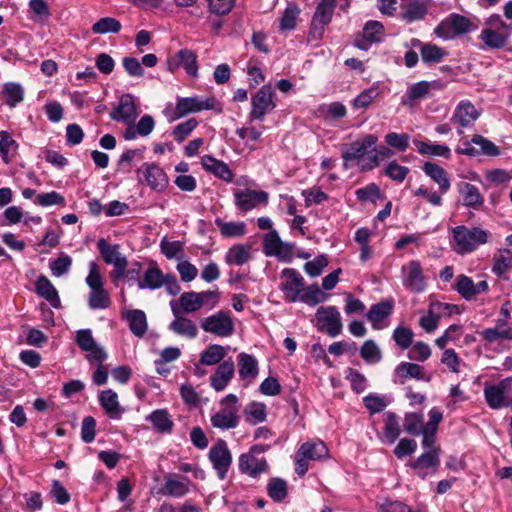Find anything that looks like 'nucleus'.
<instances>
[{
  "instance_id": "obj_50",
  "label": "nucleus",
  "mask_w": 512,
  "mask_h": 512,
  "mask_svg": "<svg viewBox=\"0 0 512 512\" xmlns=\"http://www.w3.org/2000/svg\"><path fill=\"white\" fill-rule=\"evenodd\" d=\"M177 305L180 311L182 310L185 313H195L203 307L202 300L200 299L198 292L195 291L182 293Z\"/></svg>"
},
{
  "instance_id": "obj_39",
  "label": "nucleus",
  "mask_w": 512,
  "mask_h": 512,
  "mask_svg": "<svg viewBox=\"0 0 512 512\" xmlns=\"http://www.w3.org/2000/svg\"><path fill=\"white\" fill-rule=\"evenodd\" d=\"M165 275L156 266H150L145 272L142 281H139V289L156 290L161 288L165 283Z\"/></svg>"
},
{
  "instance_id": "obj_51",
  "label": "nucleus",
  "mask_w": 512,
  "mask_h": 512,
  "mask_svg": "<svg viewBox=\"0 0 512 512\" xmlns=\"http://www.w3.org/2000/svg\"><path fill=\"white\" fill-rule=\"evenodd\" d=\"M394 152L386 146L372 147L371 154L367 156L366 162L362 165V170H372L380 165L382 159L390 158Z\"/></svg>"
},
{
  "instance_id": "obj_13",
  "label": "nucleus",
  "mask_w": 512,
  "mask_h": 512,
  "mask_svg": "<svg viewBox=\"0 0 512 512\" xmlns=\"http://www.w3.org/2000/svg\"><path fill=\"white\" fill-rule=\"evenodd\" d=\"M443 87L439 80L416 82L407 88L406 93L402 96L401 103L413 106L420 100L430 97L432 91L441 90Z\"/></svg>"
},
{
  "instance_id": "obj_7",
  "label": "nucleus",
  "mask_w": 512,
  "mask_h": 512,
  "mask_svg": "<svg viewBox=\"0 0 512 512\" xmlns=\"http://www.w3.org/2000/svg\"><path fill=\"white\" fill-rule=\"evenodd\" d=\"M280 279L279 289L284 294V300L287 303L299 301L305 286L303 276L296 269L285 268L281 271Z\"/></svg>"
},
{
  "instance_id": "obj_23",
  "label": "nucleus",
  "mask_w": 512,
  "mask_h": 512,
  "mask_svg": "<svg viewBox=\"0 0 512 512\" xmlns=\"http://www.w3.org/2000/svg\"><path fill=\"white\" fill-rule=\"evenodd\" d=\"M238 466L242 474L251 478H257L269 469V465L264 457L258 458L249 451L240 455Z\"/></svg>"
},
{
  "instance_id": "obj_43",
  "label": "nucleus",
  "mask_w": 512,
  "mask_h": 512,
  "mask_svg": "<svg viewBox=\"0 0 512 512\" xmlns=\"http://www.w3.org/2000/svg\"><path fill=\"white\" fill-rule=\"evenodd\" d=\"M1 94L4 98V102L10 108L16 107L24 99V90L19 83L8 82L5 83Z\"/></svg>"
},
{
  "instance_id": "obj_48",
  "label": "nucleus",
  "mask_w": 512,
  "mask_h": 512,
  "mask_svg": "<svg viewBox=\"0 0 512 512\" xmlns=\"http://www.w3.org/2000/svg\"><path fill=\"white\" fill-rule=\"evenodd\" d=\"M510 268H512V251L508 248L499 249L493 256L492 272L501 277Z\"/></svg>"
},
{
  "instance_id": "obj_60",
  "label": "nucleus",
  "mask_w": 512,
  "mask_h": 512,
  "mask_svg": "<svg viewBox=\"0 0 512 512\" xmlns=\"http://www.w3.org/2000/svg\"><path fill=\"white\" fill-rule=\"evenodd\" d=\"M414 332L410 327L398 326L394 329L392 339L396 345L402 350H406L412 346Z\"/></svg>"
},
{
  "instance_id": "obj_17",
  "label": "nucleus",
  "mask_w": 512,
  "mask_h": 512,
  "mask_svg": "<svg viewBox=\"0 0 512 512\" xmlns=\"http://www.w3.org/2000/svg\"><path fill=\"white\" fill-rule=\"evenodd\" d=\"M171 311L174 315V320L170 322L168 329L176 335L194 339L198 335V328L196 324L189 318L181 316V311L175 301L170 302Z\"/></svg>"
},
{
  "instance_id": "obj_18",
  "label": "nucleus",
  "mask_w": 512,
  "mask_h": 512,
  "mask_svg": "<svg viewBox=\"0 0 512 512\" xmlns=\"http://www.w3.org/2000/svg\"><path fill=\"white\" fill-rule=\"evenodd\" d=\"M479 116L480 113L476 107L470 101L463 100L455 107L450 122L459 126L457 133L458 135H462L464 133L462 128L473 125Z\"/></svg>"
},
{
  "instance_id": "obj_10",
  "label": "nucleus",
  "mask_w": 512,
  "mask_h": 512,
  "mask_svg": "<svg viewBox=\"0 0 512 512\" xmlns=\"http://www.w3.org/2000/svg\"><path fill=\"white\" fill-rule=\"evenodd\" d=\"M216 104L217 101L214 97H177L174 118L179 119L190 113H197L204 110H213L215 109Z\"/></svg>"
},
{
  "instance_id": "obj_15",
  "label": "nucleus",
  "mask_w": 512,
  "mask_h": 512,
  "mask_svg": "<svg viewBox=\"0 0 512 512\" xmlns=\"http://www.w3.org/2000/svg\"><path fill=\"white\" fill-rule=\"evenodd\" d=\"M316 318L321 323L320 329L330 337L338 336L343 328L341 315L335 306L320 307L316 311Z\"/></svg>"
},
{
  "instance_id": "obj_57",
  "label": "nucleus",
  "mask_w": 512,
  "mask_h": 512,
  "mask_svg": "<svg viewBox=\"0 0 512 512\" xmlns=\"http://www.w3.org/2000/svg\"><path fill=\"white\" fill-rule=\"evenodd\" d=\"M122 25L120 21L113 17H103L92 25V32L95 34H107L120 32Z\"/></svg>"
},
{
  "instance_id": "obj_20",
  "label": "nucleus",
  "mask_w": 512,
  "mask_h": 512,
  "mask_svg": "<svg viewBox=\"0 0 512 512\" xmlns=\"http://www.w3.org/2000/svg\"><path fill=\"white\" fill-rule=\"evenodd\" d=\"M407 379H416L430 382L432 376L425 373L423 366L412 362H401L394 370L393 382L404 384Z\"/></svg>"
},
{
  "instance_id": "obj_52",
  "label": "nucleus",
  "mask_w": 512,
  "mask_h": 512,
  "mask_svg": "<svg viewBox=\"0 0 512 512\" xmlns=\"http://www.w3.org/2000/svg\"><path fill=\"white\" fill-rule=\"evenodd\" d=\"M250 258V247L240 244L232 246L225 255V261L228 264H235L237 266L244 265Z\"/></svg>"
},
{
  "instance_id": "obj_9",
  "label": "nucleus",
  "mask_w": 512,
  "mask_h": 512,
  "mask_svg": "<svg viewBox=\"0 0 512 512\" xmlns=\"http://www.w3.org/2000/svg\"><path fill=\"white\" fill-rule=\"evenodd\" d=\"M512 387V377H507L497 384L484 387V397L488 406L492 409L512 407V398L507 397V392Z\"/></svg>"
},
{
  "instance_id": "obj_35",
  "label": "nucleus",
  "mask_w": 512,
  "mask_h": 512,
  "mask_svg": "<svg viewBox=\"0 0 512 512\" xmlns=\"http://www.w3.org/2000/svg\"><path fill=\"white\" fill-rule=\"evenodd\" d=\"M99 403L109 418L119 419L121 417L123 409L119 404L117 393L112 389L104 390L99 394Z\"/></svg>"
},
{
  "instance_id": "obj_29",
  "label": "nucleus",
  "mask_w": 512,
  "mask_h": 512,
  "mask_svg": "<svg viewBox=\"0 0 512 512\" xmlns=\"http://www.w3.org/2000/svg\"><path fill=\"white\" fill-rule=\"evenodd\" d=\"M201 165L206 171L213 174L215 177L226 182H232L233 173L229 166L222 160H218L211 155H204L201 158Z\"/></svg>"
},
{
  "instance_id": "obj_64",
  "label": "nucleus",
  "mask_w": 512,
  "mask_h": 512,
  "mask_svg": "<svg viewBox=\"0 0 512 512\" xmlns=\"http://www.w3.org/2000/svg\"><path fill=\"white\" fill-rule=\"evenodd\" d=\"M345 378L350 382L351 389L357 394L362 393L367 388V379L364 374L354 368L345 370Z\"/></svg>"
},
{
  "instance_id": "obj_62",
  "label": "nucleus",
  "mask_w": 512,
  "mask_h": 512,
  "mask_svg": "<svg viewBox=\"0 0 512 512\" xmlns=\"http://www.w3.org/2000/svg\"><path fill=\"white\" fill-rule=\"evenodd\" d=\"M403 426L408 434L419 436L425 428L423 427V416L414 412L406 413Z\"/></svg>"
},
{
  "instance_id": "obj_53",
  "label": "nucleus",
  "mask_w": 512,
  "mask_h": 512,
  "mask_svg": "<svg viewBox=\"0 0 512 512\" xmlns=\"http://www.w3.org/2000/svg\"><path fill=\"white\" fill-rule=\"evenodd\" d=\"M327 298L328 295L320 289L318 284H311L307 288L304 287L299 301L309 306H315L319 303H323Z\"/></svg>"
},
{
  "instance_id": "obj_37",
  "label": "nucleus",
  "mask_w": 512,
  "mask_h": 512,
  "mask_svg": "<svg viewBox=\"0 0 512 512\" xmlns=\"http://www.w3.org/2000/svg\"><path fill=\"white\" fill-rule=\"evenodd\" d=\"M36 292L47 300L52 307H60V298L56 288L46 276H40L36 281Z\"/></svg>"
},
{
  "instance_id": "obj_44",
  "label": "nucleus",
  "mask_w": 512,
  "mask_h": 512,
  "mask_svg": "<svg viewBox=\"0 0 512 512\" xmlns=\"http://www.w3.org/2000/svg\"><path fill=\"white\" fill-rule=\"evenodd\" d=\"M413 143L421 155L439 156L446 159H449L451 156V150L445 144H433L416 139L413 140Z\"/></svg>"
},
{
  "instance_id": "obj_14",
  "label": "nucleus",
  "mask_w": 512,
  "mask_h": 512,
  "mask_svg": "<svg viewBox=\"0 0 512 512\" xmlns=\"http://www.w3.org/2000/svg\"><path fill=\"white\" fill-rule=\"evenodd\" d=\"M268 197V193L263 190H237L234 192V204L239 211L246 213L259 204L267 205Z\"/></svg>"
},
{
  "instance_id": "obj_8",
  "label": "nucleus",
  "mask_w": 512,
  "mask_h": 512,
  "mask_svg": "<svg viewBox=\"0 0 512 512\" xmlns=\"http://www.w3.org/2000/svg\"><path fill=\"white\" fill-rule=\"evenodd\" d=\"M200 326L203 331L217 337L226 338L234 333V322L230 313L222 310L202 318Z\"/></svg>"
},
{
  "instance_id": "obj_56",
  "label": "nucleus",
  "mask_w": 512,
  "mask_h": 512,
  "mask_svg": "<svg viewBox=\"0 0 512 512\" xmlns=\"http://www.w3.org/2000/svg\"><path fill=\"white\" fill-rule=\"evenodd\" d=\"M360 356L369 364L379 363L382 359V352L376 342L372 339L366 340L360 348Z\"/></svg>"
},
{
  "instance_id": "obj_19",
  "label": "nucleus",
  "mask_w": 512,
  "mask_h": 512,
  "mask_svg": "<svg viewBox=\"0 0 512 512\" xmlns=\"http://www.w3.org/2000/svg\"><path fill=\"white\" fill-rule=\"evenodd\" d=\"M138 117L137 107L132 94H123L118 105L110 112V118L117 122L132 124Z\"/></svg>"
},
{
  "instance_id": "obj_46",
  "label": "nucleus",
  "mask_w": 512,
  "mask_h": 512,
  "mask_svg": "<svg viewBox=\"0 0 512 512\" xmlns=\"http://www.w3.org/2000/svg\"><path fill=\"white\" fill-rule=\"evenodd\" d=\"M399 417L395 412L385 413L383 434L388 444H393L400 435Z\"/></svg>"
},
{
  "instance_id": "obj_26",
  "label": "nucleus",
  "mask_w": 512,
  "mask_h": 512,
  "mask_svg": "<svg viewBox=\"0 0 512 512\" xmlns=\"http://www.w3.org/2000/svg\"><path fill=\"white\" fill-rule=\"evenodd\" d=\"M234 373L235 366L231 359L222 362L216 368L215 373L210 377L211 387L215 391H223L233 378Z\"/></svg>"
},
{
  "instance_id": "obj_45",
  "label": "nucleus",
  "mask_w": 512,
  "mask_h": 512,
  "mask_svg": "<svg viewBox=\"0 0 512 512\" xmlns=\"http://www.w3.org/2000/svg\"><path fill=\"white\" fill-rule=\"evenodd\" d=\"M428 2V0L411 1L407 5L406 10L403 13V19L406 20L408 23L422 20L428 12Z\"/></svg>"
},
{
  "instance_id": "obj_58",
  "label": "nucleus",
  "mask_w": 512,
  "mask_h": 512,
  "mask_svg": "<svg viewBox=\"0 0 512 512\" xmlns=\"http://www.w3.org/2000/svg\"><path fill=\"white\" fill-rule=\"evenodd\" d=\"M479 335L487 343L491 344L499 340H512V328L506 327L500 329L498 327L487 328L482 330Z\"/></svg>"
},
{
  "instance_id": "obj_59",
  "label": "nucleus",
  "mask_w": 512,
  "mask_h": 512,
  "mask_svg": "<svg viewBox=\"0 0 512 512\" xmlns=\"http://www.w3.org/2000/svg\"><path fill=\"white\" fill-rule=\"evenodd\" d=\"M226 351L223 346L218 344L210 345L202 352L200 362L204 365H215L224 359Z\"/></svg>"
},
{
  "instance_id": "obj_24",
  "label": "nucleus",
  "mask_w": 512,
  "mask_h": 512,
  "mask_svg": "<svg viewBox=\"0 0 512 512\" xmlns=\"http://www.w3.org/2000/svg\"><path fill=\"white\" fill-rule=\"evenodd\" d=\"M456 188L461 196L464 207L477 211L482 209L485 200L475 185L461 181L457 183Z\"/></svg>"
},
{
  "instance_id": "obj_38",
  "label": "nucleus",
  "mask_w": 512,
  "mask_h": 512,
  "mask_svg": "<svg viewBox=\"0 0 512 512\" xmlns=\"http://www.w3.org/2000/svg\"><path fill=\"white\" fill-rule=\"evenodd\" d=\"M19 144L5 130L0 131V157L5 164H10L18 152Z\"/></svg>"
},
{
  "instance_id": "obj_42",
  "label": "nucleus",
  "mask_w": 512,
  "mask_h": 512,
  "mask_svg": "<svg viewBox=\"0 0 512 512\" xmlns=\"http://www.w3.org/2000/svg\"><path fill=\"white\" fill-rule=\"evenodd\" d=\"M447 54V51L442 47L433 43H425L421 47L420 56L425 65L431 66L440 63Z\"/></svg>"
},
{
  "instance_id": "obj_47",
  "label": "nucleus",
  "mask_w": 512,
  "mask_h": 512,
  "mask_svg": "<svg viewBox=\"0 0 512 512\" xmlns=\"http://www.w3.org/2000/svg\"><path fill=\"white\" fill-rule=\"evenodd\" d=\"M215 224L221 235L226 238H236L246 234V224L244 222H224L220 217H217Z\"/></svg>"
},
{
  "instance_id": "obj_30",
  "label": "nucleus",
  "mask_w": 512,
  "mask_h": 512,
  "mask_svg": "<svg viewBox=\"0 0 512 512\" xmlns=\"http://www.w3.org/2000/svg\"><path fill=\"white\" fill-rule=\"evenodd\" d=\"M393 307V300L381 301L370 307L366 317L371 322L373 329L380 330L383 328L381 323L392 314Z\"/></svg>"
},
{
  "instance_id": "obj_36",
  "label": "nucleus",
  "mask_w": 512,
  "mask_h": 512,
  "mask_svg": "<svg viewBox=\"0 0 512 512\" xmlns=\"http://www.w3.org/2000/svg\"><path fill=\"white\" fill-rule=\"evenodd\" d=\"M191 481L187 477L178 479L177 476L168 475L165 477L164 490L169 496L180 498L189 492Z\"/></svg>"
},
{
  "instance_id": "obj_40",
  "label": "nucleus",
  "mask_w": 512,
  "mask_h": 512,
  "mask_svg": "<svg viewBox=\"0 0 512 512\" xmlns=\"http://www.w3.org/2000/svg\"><path fill=\"white\" fill-rule=\"evenodd\" d=\"M258 372V362L254 356L244 352L238 355V373L241 379H254Z\"/></svg>"
},
{
  "instance_id": "obj_21",
  "label": "nucleus",
  "mask_w": 512,
  "mask_h": 512,
  "mask_svg": "<svg viewBox=\"0 0 512 512\" xmlns=\"http://www.w3.org/2000/svg\"><path fill=\"white\" fill-rule=\"evenodd\" d=\"M439 465L440 454L438 451H426L412 462L410 467L416 471L421 479H425L428 475L435 474Z\"/></svg>"
},
{
  "instance_id": "obj_5",
  "label": "nucleus",
  "mask_w": 512,
  "mask_h": 512,
  "mask_svg": "<svg viewBox=\"0 0 512 512\" xmlns=\"http://www.w3.org/2000/svg\"><path fill=\"white\" fill-rule=\"evenodd\" d=\"M472 26L473 24L469 18L452 13L435 27L434 34L443 40H451L456 36L470 32Z\"/></svg>"
},
{
  "instance_id": "obj_31",
  "label": "nucleus",
  "mask_w": 512,
  "mask_h": 512,
  "mask_svg": "<svg viewBox=\"0 0 512 512\" xmlns=\"http://www.w3.org/2000/svg\"><path fill=\"white\" fill-rule=\"evenodd\" d=\"M297 453L298 456L305 457L309 461H320L329 456L326 444L318 439L303 443Z\"/></svg>"
},
{
  "instance_id": "obj_33",
  "label": "nucleus",
  "mask_w": 512,
  "mask_h": 512,
  "mask_svg": "<svg viewBox=\"0 0 512 512\" xmlns=\"http://www.w3.org/2000/svg\"><path fill=\"white\" fill-rule=\"evenodd\" d=\"M146 421L151 423L154 430L160 434H170L174 422L167 409H156L146 416Z\"/></svg>"
},
{
  "instance_id": "obj_1",
  "label": "nucleus",
  "mask_w": 512,
  "mask_h": 512,
  "mask_svg": "<svg viewBox=\"0 0 512 512\" xmlns=\"http://www.w3.org/2000/svg\"><path fill=\"white\" fill-rule=\"evenodd\" d=\"M453 239L456 243L454 251L458 254H467L474 252L480 245L488 242L490 232L480 227L468 228L465 225H459L453 228Z\"/></svg>"
},
{
  "instance_id": "obj_25",
  "label": "nucleus",
  "mask_w": 512,
  "mask_h": 512,
  "mask_svg": "<svg viewBox=\"0 0 512 512\" xmlns=\"http://www.w3.org/2000/svg\"><path fill=\"white\" fill-rule=\"evenodd\" d=\"M403 285L413 293H421L425 290L426 284L419 261L411 260L408 263L407 272L403 279Z\"/></svg>"
},
{
  "instance_id": "obj_2",
  "label": "nucleus",
  "mask_w": 512,
  "mask_h": 512,
  "mask_svg": "<svg viewBox=\"0 0 512 512\" xmlns=\"http://www.w3.org/2000/svg\"><path fill=\"white\" fill-rule=\"evenodd\" d=\"M90 288L88 297V306L92 310L106 309L111 304L108 291L104 288L103 278L100 274L97 263H89V273L85 279Z\"/></svg>"
},
{
  "instance_id": "obj_61",
  "label": "nucleus",
  "mask_w": 512,
  "mask_h": 512,
  "mask_svg": "<svg viewBox=\"0 0 512 512\" xmlns=\"http://www.w3.org/2000/svg\"><path fill=\"white\" fill-rule=\"evenodd\" d=\"M267 493L275 502H281L287 496V483L281 478H272L267 485Z\"/></svg>"
},
{
  "instance_id": "obj_3",
  "label": "nucleus",
  "mask_w": 512,
  "mask_h": 512,
  "mask_svg": "<svg viewBox=\"0 0 512 512\" xmlns=\"http://www.w3.org/2000/svg\"><path fill=\"white\" fill-rule=\"evenodd\" d=\"M238 397L235 394L226 395L221 401V409L211 416V425L220 430H229L239 425Z\"/></svg>"
},
{
  "instance_id": "obj_11",
  "label": "nucleus",
  "mask_w": 512,
  "mask_h": 512,
  "mask_svg": "<svg viewBox=\"0 0 512 512\" xmlns=\"http://www.w3.org/2000/svg\"><path fill=\"white\" fill-rule=\"evenodd\" d=\"M138 180L145 181L147 186L157 192H162L168 185V177L165 171L156 163H143L137 169Z\"/></svg>"
},
{
  "instance_id": "obj_6",
  "label": "nucleus",
  "mask_w": 512,
  "mask_h": 512,
  "mask_svg": "<svg viewBox=\"0 0 512 512\" xmlns=\"http://www.w3.org/2000/svg\"><path fill=\"white\" fill-rule=\"evenodd\" d=\"M378 142V137L375 134L365 135L362 139L356 140L350 144H345L342 148L341 157L344 161V167H348L349 162L356 161L358 165H363L367 158L366 155L371 153L368 150L374 147Z\"/></svg>"
},
{
  "instance_id": "obj_32",
  "label": "nucleus",
  "mask_w": 512,
  "mask_h": 512,
  "mask_svg": "<svg viewBox=\"0 0 512 512\" xmlns=\"http://www.w3.org/2000/svg\"><path fill=\"white\" fill-rule=\"evenodd\" d=\"M123 319L128 322L129 329L136 337H143L148 329L147 317L143 310H127L122 314Z\"/></svg>"
},
{
  "instance_id": "obj_16",
  "label": "nucleus",
  "mask_w": 512,
  "mask_h": 512,
  "mask_svg": "<svg viewBox=\"0 0 512 512\" xmlns=\"http://www.w3.org/2000/svg\"><path fill=\"white\" fill-rule=\"evenodd\" d=\"M263 252L266 256H277L280 259H290L293 245L283 242L276 230H270L263 238Z\"/></svg>"
},
{
  "instance_id": "obj_34",
  "label": "nucleus",
  "mask_w": 512,
  "mask_h": 512,
  "mask_svg": "<svg viewBox=\"0 0 512 512\" xmlns=\"http://www.w3.org/2000/svg\"><path fill=\"white\" fill-rule=\"evenodd\" d=\"M510 35L500 32L499 30L492 28L482 29L479 39L489 49L500 50L505 48L510 39Z\"/></svg>"
},
{
  "instance_id": "obj_41",
  "label": "nucleus",
  "mask_w": 512,
  "mask_h": 512,
  "mask_svg": "<svg viewBox=\"0 0 512 512\" xmlns=\"http://www.w3.org/2000/svg\"><path fill=\"white\" fill-rule=\"evenodd\" d=\"M97 248L106 264L114 265L126 261V257L119 252L118 245H110L108 242L101 238L97 242Z\"/></svg>"
},
{
  "instance_id": "obj_49",
  "label": "nucleus",
  "mask_w": 512,
  "mask_h": 512,
  "mask_svg": "<svg viewBox=\"0 0 512 512\" xmlns=\"http://www.w3.org/2000/svg\"><path fill=\"white\" fill-rule=\"evenodd\" d=\"M246 421L249 424L256 425L262 423L267 418V408L262 402L253 401L246 405L243 411Z\"/></svg>"
},
{
  "instance_id": "obj_4",
  "label": "nucleus",
  "mask_w": 512,
  "mask_h": 512,
  "mask_svg": "<svg viewBox=\"0 0 512 512\" xmlns=\"http://www.w3.org/2000/svg\"><path fill=\"white\" fill-rule=\"evenodd\" d=\"M275 91L271 84L263 85L251 97V110L249 118L251 121H264L265 116L276 108Z\"/></svg>"
},
{
  "instance_id": "obj_54",
  "label": "nucleus",
  "mask_w": 512,
  "mask_h": 512,
  "mask_svg": "<svg viewBox=\"0 0 512 512\" xmlns=\"http://www.w3.org/2000/svg\"><path fill=\"white\" fill-rule=\"evenodd\" d=\"M179 63L190 77L198 76V63L196 54L190 49L179 50Z\"/></svg>"
},
{
  "instance_id": "obj_12",
  "label": "nucleus",
  "mask_w": 512,
  "mask_h": 512,
  "mask_svg": "<svg viewBox=\"0 0 512 512\" xmlns=\"http://www.w3.org/2000/svg\"><path fill=\"white\" fill-rule=\"evenodd\" d=\"M208 458L216 471L217 477L224 480L232 464V454L224 440H219L208 453Z\"/></svg>"
},
{
  "instance_id": "obj_63",
  "label": "nucleus",
  "mask_w": 512,
  "mask_h": 512,
  "mask_svg": "<svg viewBox=\"0 0 512 512\" xmlns=\"http://www.w3.org/2000/svg\"><path fill=\"white\" fill-rule=\"evenodd\" d=\"M385 143L399 152H404L409 147L410 135L407 133L389 132L384 137Z\"/></svg>"
},
{
  "instance_id": "obj_55",
  "label": "nucleus",
  "mask_w": 512,
  "mask_h": 512,
  "mask_svg": "<svg viewBox=\"0 0 512 512\" xmlns=\"http://www.w3.org/2000/svg\"><path fill=\"white\" fill-rule=\"evenodd\" d=\"M390 401L386 396H380L376 393H369L363 397V404L371 415L385 410Z\"/></svg>"
},
{
  "instance_id": "obj_22",
  "label": "nucleus",
  "mask_w": 512,
  "mask_h": 512,
  "mask_svg": "<svg viewBox=\"0 0 512 512\" xmlns=\"http://www.w3.org/2000/svg\"><path fill=\"white\" fill-rule=\"evenodd\" d=\"M455 290L467 301L474 299L477 295L485 293L489 289L488 282L486 280L480 281L477 284L474 283L472 278L461 274L456 278Z\"/></svg>"
},
{
  "instance_id": "obj_28",
  "label": "nucleus",
  "mask_w": 512,
  "mask_h": 512,
  "mask_svg": "<svg viewBox=\"0 0 512 512\" xmlns=\"http://www.w3.org/2000/svg\"><path fill=\"white\" fill-rule=\"evenodd\" d=\"M423 172L434 181L442 194L447 193L451 187V181L448 172L440 165L434 162H425L422 167Z\"/></svg>"
},
{
  "instance_id": "obj_27",
  "label": "nucleus",
  "mask_w": 512,
  "mask_h": 512,
  "mask_svg": "<svg viewBox=\"0 0 512 512\" xmlns=\"http://www.w3.org/2000/svg\"><path fill=\"white\" fill-rule=\"evenodd\" d=\"M336 4L337 0H321L318 3L311 23L314 30L321 33L324 26L331 22Z\"/></svg>"
}]
</instances>
